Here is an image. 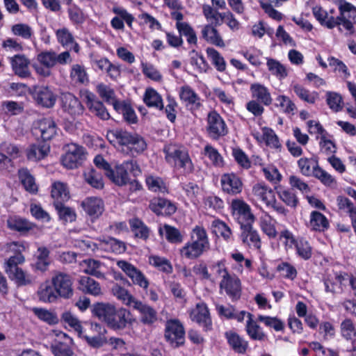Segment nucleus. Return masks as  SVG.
I'll return each instance as SVG.
<instances>
[{"mask_svg": "<svg viewBox=\"0 0 356 356\" xmlns=\"http://www.w3.org/2000/svg\"><path fill=\"white\" fill-rule=\"evenodd\" d=\"M179 97L192 113L199 111L202 107L203 100L188 85H184L180 88Z\"/></svg>", "mask_w": 356, "mask_h": 356, "instance_id": "dca6fc26", "label": "nucleus"}, {"mask_svg": "<svg viewBox=\"0 0 356 356\" xmlns=\"http://www.w3.org/2000/svg\"><path fill=\"white\" fill-rule=\"evenodd\" d=\"M144 102L148 107H153L160 111L164 108L161 96L153 88H147L145 91Z\"/></svg>", "mask_w": 356, "mask_h": 356, "instance_id": "3c124183", "label": "nucleus"}, {"mask_svg": "<svg viewBox=\"0 0 356 356\" xmlns=\"http://www.w3.org/2000/svg\"><path fill=\"white\" fill-rule=\"evenodd\" d=\"M252 192L256 197L266 204V207L271 203H275V195L274 191L265 184H255L252 188Z\"/></svg>", "mask_w": 356, "mask_h": 356, "instance_id": "c03bdc74", "label": "nucleus"}, {"mask_svg": "<svg viewBox=\"0 0 356 356\" xmlns=\"http://www.w3.org/2000/svg\"><path fill=\"white\" fill-rule=\"evenodd\" d=\"M343 26L353 33V23L356 22V7L346 1H341L339 7Z\"/></svg>", "mask_w": 356, "mask_h": 356, "instance_id": "b1692460", "label": "nucleus"}, {"mask_svg": "<svg viewBox=\"0 0 356 356\" xmlns=\"http://www.w3.org/2000/svg\"><path fill=\"white\" fill-rule=\"evenodd\" d=\"M190 318L195 322L204 332L213 329L212 319L207 305L204 302H197L190 312Z\"/></svg>", "mask_w": 356, "mask_h": 356, "instance_id": "1a4fd4ad", "label": "nucleus"}, {"mask_svg": "<svg viewBox=\"0 0 356 356\" xmlns=\"http://www.w3.org/2000/svg\"><path fill=\"white\" fill-rule=\"evenodd\" d=\"M149 260L151 265L161 272L166 274H171L173 271L172 265L170 261L165 257L153 255L149 257Z\"/></svg>", "mask_w": 356, "mask_h": 356, "instance_id": "680f3d73", "label": "nucleus"}, {"mask_svg": "<svg viewBox=\"0 0 356 356\" xmlns=\"http://www.w3.org/2000/svg\"><path fill=\"white\" fill-rule=\"evenodd\" d=\"M90 329L96 332V334L92 336L83 335V339L90 347L99 348L107 343V339L105 336L106 330L103 325L97 323H92L90 324Z\"/></svg>", "mask_w": 356, "mask_h": 356, "instance_id": "393cba45", "label": "nucleus"}, {"mask_svg": "<svg viewBox=\"0 0 356 356\" xmlns=\"http://www.w3.org/2000/svg\"><path fill=\"white\" fill-rule=\"evenodd\" d=\"M216 312L220 318L227 320H236L239 323L244 321L246 315L245 311L238 312L234 305H217L216 306Z\"/></svg>", "mask_w": 356, "mask_h": 356, "instance_id": "2f4dec72", "label": "nucleus"}, {"mask_svg": "<svg viewBox=\"0 0 356 356\" xmlns=\"http://www.w3.org/2000/svg\"><path fill=\"white\" fill-rule=\"evenodd\" d=\"M96 90L99 97L108 104L113 106L115 102H118L116 98L115 90L109 86L104 83H99L96 87Z\"/></svg>", "mask_w": 356, "mask_h": 356, "instance_id": "4d7b16f0", "label": "nucleus"}, {"mask_svg": "<svg viewBox=\"0 0 356 356\" xmlns=\"http://www.w3.org/2000/svg\"><path fill=\"white\" fill-rule=\"evenodd\" d=\"M206 130L208 136L213 140H218L228 134V128L224 119L216 110L211 111L207 114Z\"/></svg>", "mask_w": 356, "mask_h": 356, "instance_id": "423d86ee", "label": "nucleus"}, {"mask_svg": "<svg viewBox=\"0 0 356 356\" xmlns=\"http://www.w3.org/2000/svg\"><path fill=\"white\" fill-rule=\"evenodd\" d=\"M232 216L239 227L254 223L256 217L250 206L242 199H234L231 202Z\"/></svg>", "mask_w": 356, "mask_h": 356, "instance_id": "0eeeda50", "label": "nucleus"}, {"mask_svg": "<svg viewBox=\"0 0 356 356\" xmlns=\"http://www.w3.org/2000/svg\"><path fill=\"white\" fill-rule=\"evenodd\" d=\"M114 110L119 114H121L124 120L129 124H136L138 118L136 112L128 100H119L113 103Z\"/></svg>", "mask_w": 356, "mask_h": 356, "instance_id": "c85d7f7f", "label": "nucleus"}, {"mask_svg": "<svg viewBox=\"0 0 356 356\" xmlns=\"http://www.w3.org/2000/svg\"><path fill=\"white\" fill-rule=\"evenodd\" d=\"M145 185L148 191L154 193L166 194L169 193V187L163 178L148 175L145 177Z\"/></svg>", "mask_w": 356, "mask_h": 356, "instance_id": "f704fd0d", "label": "nucleus"}, {"mask_svg": "<svg viewBox=\"0 0 356 356\" xmlns=\"http://www.w3.org/2000/svg\"><path fill=\"white\" fill-rule=\"evenodd\" d=\"M86 159L85 148L75 143L67 145V149L62 157V163L67 169H75L82 165Z\"/></svg>", "mask_w": 356, "mask_h": 356, "instance_id": "6e6552de", "label": "nucleus"}, {"mask_svg": "<svg viewBox=\"0 0 356 356\" xmlns=\"http://www.w3.org/2000/svg\"><path fill=\"white\" fill-rule=\"evenodd\" d=\"M224 337L229 349L234 353L244 355L250 349L249 341L234 330L226 331Z\"/></svg>", "mask_w": 356, "mask_h": 356, "instance_id": "4468645a", "label": "nucleus"}, {"mask_svg": "<svg viewBox=\"0 0 356 356\" xmlns=\"http://www.w3.org/2000/svg\"><path fill=\"white\" fill-rule=\"evenodd\" d=\"M341 337L346 341H354L356 339V327L351 318H346L340 324Z\"/></svg>", "mask_w": 356, "mask_h": 356, "instance_id": "603ef678", "label": "nucleus"}, {"mask_svg": "<svg viewBox=\"0 0 356 356\" xmlns=\"http://www.w3.org/2000/svg\"><path fill=\"white\" fill-rule=\"evenodd\" d=\"M211 229L213 233H214L216 235L219 234L223 238L224 240L227 241L230 239L232 235L231 228L227 223L219 218L215 219L212 221Z\"/></svg>", "mask_w": 356, "mask_h": 356, "instance_id": "864d4df0", "label": "nucleus"}, {"mask_svg": "<svg viewBox=\"0 0 356 356\" xmlns=\"http://www.w3.org/2000/svg\"><path fill=\"white\" fill-rule=\"evenodd\" d=\"M208 250L200 244L189 241L179 250V254L184 258L193 260L198 259Z\"/></svg>", "mask_w": 356, "mask_h": 356, "instance_id": "58836bf2", "label": "nucleus"}, {"mask_svg": "<svg viewBox=\"0 0 356 356\" xmlns=\"http://www.w3.org/2000/svg\"><path fill=\"white\" fill-rule=\"evenodd\" d=\"M165 159L168 163L174 164L175 168L181 170L185 175L194 171V165L188 150L183 145L170 144L163 148Z\"/></svg>", "mask_w": 356, "mask_h": 356, "instance_id": "f03ea898", "label": "nucleus"}, {"mask_svg": "<svg viewBox=\"0 0 356 356\" xmlns=\"http://www.w3.org/2000/svg\"><path fill=\"white\" fill-rule=\"evenodd\" d=\"M37 125L35 130L39 131L42 141L44 143L53 139L59 131L56 122L51 117L40 119L37 122Z\"/></svg>", "mask_w": 356, "mask_h": 356, "instance_id": "4be33fe9", "label": "nucleus"}, {"mask_svg": "<svg viewBox=\"0 0 356 356\" xmlns=\"http://www.w3.org/2000/svg\"><path fill=\"white\" fill-rule=\"evenodd\" d=\"M64 341L55 339L51 345V352L54 356H73L74 351L69 345L72 339L65 333H63Z\"/></svg>", "mask_w": 356, "mask_h": 356, "instance_id": "c9c22d12", "label": "nucleus"}, {"mask_svg": "<svg viewBox=\"0 0 356 356\" xmlns=\"http://www.w3.org/2000/svg\"><path fill=\"white\" fill-rule=\"evenodd\" d=\"M63 204L54 206L58 218L64 224L74 222L76 219V214L74 209L66 207Z\"/></svg>", "mask_w": 356, "mask_h": 356, "instance_id": "13d9d810", "label": "nucleus"}, {"mask_svg": "<svg viewBox=\"0 0 356 356\" xmlns=\"http://www.w3.org/2000/svg\"><path fill=\"white\" fill-rule=\"evenodd\" d=\"M220 289H224L226 295L232 302L238 301L242 294V284L240 278L235 274H231L220 282Z\"/></svg>", "mask_w": 356, "mask_h": 356, "instance_id": "ddd939ff", "label": "nucleus"}, {"mask_svg": "<svg viewBox=\"0 0 356 356\" xmlns=\"http://www.w3.org/2000/svg\"><path fill=\"white\" fill-rule=\"evenodd\" d=\"M106 138L124 155L136 157L147 148L145 139L136 132H130L122 128L108 130Z\"/></svg>", "mask_w": 356, "mask_h": 356, "instance_id": "f257e3e1", "label": "nucleus"}, {"mask_svg": "<svg viewBox=\"0 0 356 356\" xmlns=\"http://www.w3.org/2000/svg\"><path fill=\"white\" fill-rule=\"evenodd\" d=\"M250 92L252 99L260 102L264 106L272 104V97L268 89L260 83H253L250 86Z\"/></svg>", "mask_w": 356, "mask_h": 356, "instance_id": "4c0bfd02", "label": "nucleus"}, {"mask_svg": "<svg viewBox=\"0 0 356 356\" xmlns=\"http://www.w3.org/2000/svg\"><path fill=\"white\" fill-rule=\"evenodd\" d=\"M112 291L113 295L118 299L120 300L123 304L127 306L131 307L134 305V302L137 300L136 298H134L127 289L124 287L115 284L112 288Z\"/></svg>", "mask_w": 356, "mask_h": 356, "instance_id": "6e6d98bb", "label": "nucleus"}, {"mask_svg": "<svg viewBox=\"0 0 356 356\" xmlns=\"http://www.w3.org/2000/svg\"><path fill=\"white\" fill-rule=\"evenodd\" d=\"M263 139L267 146L272 149L280 150L282 148V144L280 142L277 135L275 131L267 127L262 128Z\"/></svg>", "mask_w": 356, "mask_h": 356, "instance_id": "bf43d9fd", "label": "nucleus"}, {"mask_svg": "<svg viewBox=\"0 0 356 356\" xmlns=\"http://www.w3.org/2000/svg\"><path fill=\"white\" fill-rule=\"evenodd\" d=\"M31 94L37 104L44 108H52L56 101V96L47 86H34Z\"/></svg>", "mask_w": 356, "mask_h": 356, "instance_id": "a211bd4d", "label": "nucleus"}, {"mask_svg": "<svg viewBox=\"0 0 356 356\" xmlns=\"http://www.w3.org/2000/svg\"><path fill=\"white\" fill-rule=\"evenodd\" d=\"M204 154L209 158L213 166L218 168L224 166L225 162L223 157L218 149L212 145H207L204 148Z\"/></svg>", "mask_w": 356, "mask_h": 356, "instance_id": "69168bd1", "label": "nucleus"}, {"mask_svg": "<svg viewBox=\"0 0 356 356\" xmlns=\"http://www.w3.org/2000/svg\"><path fill=\"white\" fill-rule=\"evenodd\" d=\"M296 250V255L304 261H308L313 256V248L306 238L300 236L293 248Z\"/></svg>", "mask_w": 356, "mask_h": 356, "instance_id": "37998d69", "label": "nucleus"}, {"mask_svg": "<svg viewBox=\"0 0 356 356\" xmlns=\"http://www.w3.org/2000/svg\"><path fill=\"white\" fill-rule=\"evenodd\" d=\"M60 102L63 110L74 118L83 113V106L79 99L70 92L62 94Z\"/></svg>", "mask_w": 356, "mask_h": 356, "instance_id": "5701e85b", "label": "nucleus"}, {"mask_svg": "<svg viewBox=\"0 0 356 356\" xmlns=\"http://www.w3.org/2000/svg\"><path fill=\"white\" fill-rule=\"evenodd\" d=\"M6 224L9 229L19 232L22 236H26L31 230L35 227L34 223L17 216L9 217Z\"/></svg>", "mask_w": 356, "mask_h": 356, "instance_id": "c756f323", "label": "nucleus"}, {"mask_svg": "<svg viewBox=\"0 0 356 356\" xmlns=\"http://www.w3.org/2000/svg\"><path fill=\"white\" fill-rule=\"evenodd\" d=\"M293 89L296 95L302 101L309 104H314L318 98V94L316 92H311L309 90L300 84H295Z\"/></svg>", "mask_w": 356, "mask_h": 356, "instance_id": "e2e57ef3", "label": "nucleus"}, {"mask_svg": "<svg viewBox=\"0 0 356 356\" xmlns=\"http://www.w3.org/2000/svg\"><path fill=\"white\" fill-rule=\"evenodd\" d=\"M39 62L45 67H53L55 65H67L71 61L68 51L57 54L54 51H42L38 56Z\"/></svg>", "mask_w": 356, "mask_h": 356, "instance_id": "f3484780", "label": "nucleus"}, {"mask_svg": "<svg viewBox=\"0 0 356 356\" xmlns=\"http://www.w3.org/2000/svg\"><path fill=\"white\" fill-rule=\"evenodd\" d=\"M220 182L221 191L225 194L236 196L243 191V183L242 179L233 172L222 174Z\"/></svg>", "mask_w": 356, "mask_h": 356, "instance_id": "9d476101", "label": "nucleus"}, {"mask_svg": "<svg viewBox=\"0 0 356 356\" xmlns=\"http://www.w3.org/2000/svg\"><path fill=\"white\" fill-rule=\"evenodd\" d=\"M35 262L31 265L34 272L44 273L51 265L50 250L45 246H40L35 255Z\"/></svg>", "mask_w": 356, "mask_h": 356, "instance_id": "cd10ccee", "label": "nucleus"}, {"mask_svg": "<svg viewBox=\"0 0 356 356\" xmlns=\"http://www.w3.org/2000/svg\"><path fill=\"white\" fill-rule=\"evenodd\" d=\"M50 152V145L43 141L31 144L26 150L29 161H39L44 159Z\"/></svg>", "mask_w": 356, "mask_h": 356, "instance_id": "7c9ffc66", "label": "nucleus"}, {"mask_svg": "<svg viewBox=\"0 0 356 356\" xmlns=\"http://www.w3.org/2000/svg\"><path fill=\"white\" fill-rule=\"evenodd\" d=\"M254 223L243 225L240 227L239 238L243 244L257 250L261 248V241L258 231L253 227Z\"/></svg>", "mask_w": 356, "mask_h": 356, "instance_id": "6ab92c4d", "label": "nucleus"}, {"mask_svg": "<svg viewBox=\"0 0 356 356\" xmlns=\"http://www.w3.org/2000/svg\"><path fill=\"white\" fill-rule=\"evenodd\" d=\"M86 181L96 189H102L104 188V181L102 176L97 172L93 168H88L83 173Z\"/></svg>", "mask_w": 356, "mask_h": 356, "instance_id": "5fc2aeb1", "label": "nucleus"}, {"mask_svg": "<svg viewBox=\"0 0 356 356\" xmlns=\"http://www.w3.org/2000/svg\"><path fill=\"white\" fill-rule=\"evenodd\" d=\"M277 193L280 199L288 207L296 208L299 204V199L292 188H285L282 186L276 187Z\"/></svg>", "mask_w": 356, "mask_h": 356, "instance_id": "de8ad7c7", "label": "nucleus"}, {"mask_svg": "<svg viewBox=\"0 0 356 356\" xmlns=\"http://www.w3.org/2000/svg\"><path fill=\"white\" fill-rule=\"evenodd\" d=\"M257 321L263 323L265 326L274 329L276 332H281L284 330V322L277 316H270L259 314Z\"/></svg>", "mask_w": 356, "mask_h": 356, "instance_id": "0e129e2a", "label": "nucleus"}, {"mask_svg": "<svg viewBox=\"0 0 356 356\" xmlns=\"http://www.w3.org/2000/svg\"><path fill=\"white\" fill-rule=\"evenodd\" d=\"M56 37L58 42L63 47L73 49L78 53L80 49L79 44L75 41L72 33L66 27L58 29L56 31Z\"/></svg>", "mask_w": 356, "mask_h": 356, "instance_id": "473e14b6", "label": "nucleus"}, {"mask_svg": "<svg viewBox=\"0 0 356 356\" xmlns=\"http://www.w3.org/2000/svg\"><path fill=\"white\" fill-rule=\"evenodd\" d=\"M131 312L124 308L114 307L106 325L113 330L118 331L124 329L131 323Z\"/></svg>", "mask_w": 356, "mask_h": 356, "instance_id": "2eb2a0df", "label": "nucleus"}, {"mask_svg": "<svg viewBox=\"0 0 356 356\" xmlns=\"http://www.w3.org/2000/svg\"><path fill=\"white\" fill-rule=\"evenodd\" d=\"M38 300L44 303L55 302L59 297L51 284V281L46 280L42 283L37 291Z\"/></svg>", "mask_w": 356, "mask_h": 356, "instance_id": "ea45409f", "label": "nucleus"}, {"mask_svg": "<svg viewBox=\"0 0 356 356\" xmlns=\"http://www.w3.org/2000/svg\"><path fill=\"white\" fill-rule=\"evenodd\" d=\"M115 306L104 302H95L91 306V314L99 321L107 323Z\"/></svg>", "mask_w": 356, "mask_h": 356, "instance_id": "79ce46f5", "label": "nucleus"}, {"mask_svg": "<svg viewBox=\"0 0 356 356\" xmlns=\"http://www.w3.org/2000/svg\"><path fill=\"white\" fill-rule=\"evenodd\" d=\"M309 227L312 231L324 232L330 227L327 218L318 211H313L310 213Z\"/></svg>", "mask_w": 356, "mask_h": 356, "instance_id": "a19ab883", "label": "nucleus"}, {"mask_svg": "<svg viewBox=\"0 0 356 356\" xmlns=\"http://www.w3.org/2000/svg\"><path fill=\"white\" fill-rule=\"evenodd\" d=\"M190 237L191 241L193 242L200 244L207 250L210 249L209 239L204 227L200 225L195 226L191 232Z\"/></svg>", "mask_w": 356, "mask_h": 356, "instance_id": "8fccbe9b", "label": "nucleus"}, {"mask_svg": "<svg viewBox=\"0 0 356 356\" xmlns=\"http://www.w3.org/2000/svg\"><path fill=\"white\" fill-rule=\"evenodd\" d=\"M129 174L134 177L141 174L140 168L136 161H126L117 165L115 170L113 169L112 175H109L108 178L118 186H124L129 181Z\"/></svg>", "mask_w": 356, "mask_h": 356, "instance_id": "20e7f679", "label": "nucleus"}, {"mask_svg": "<svg viewBox=\"0 0 356 356\" xmlns=\"http://www.w3.org/2000/svg\"><path fill=\"white\" fill-rule=\"evenodd\" d=\"M165 236L167 241L172 244H180L184 241V236L180 230L170 225L165 224L163 225Z\"/></svg>", "mask_w": 356, "mask_h": 356, "instance_id": "052dcab7", "label": "nucleus"}, {"mask_svg": "<svg viewBox=\"0 0 356 356\" xmlns=\"http://www.w3.org/2000/svg\"><path fill=\"white\" fill-rule=\"evenodd\" d=\"M216 26L210 24L205 25L201 32L202 37L209 43L218 47H224L225 42Z\"/></svg>", "mask_w": 356, "mask_h": 356, "instance_id": "49530a36", "label": "nucleus"}, {"mask_svg": "<svg viewBox=\"0 0 356 356\" xmlns=\"http://www.w3.org/2000/svg\"><path fill=\"white\" fill-rule=\"evenodd\" d=\"M50 281L59 298L70 299L73 296V277L71 275L56 270L54 272Z\"/></svg>", "mask_w": 356, "mask_h": 356, "instance_id": "39448f33", "label": "nucleus"}, {"mask_svg": "<svg viewBox=\"0 0 356 356\" xmlns=\"http://www.w3.org/2000/svg\"><path fill=\"white\" fill-rule=\"evenodd\" d=\"M275 106L280 107L286 114H293L296 110V106L293 101L284 95H280L275 98Z\"/></svg>", "mask_w": 356, "mask_h": 356, "instance_id": "774afa93", "label": "nucleus"}, {"mask_svg": "<svg viewBox=\"0 0 356 356\" xmlns=\"http://www.w3.org/2000/svg\"><path fill=\"white\" fill-rule=\"evenodd\" d=\"M117 266L131 280L134 285L138 286L144 290L148 289L149 285L148 279L132 264L125 260H119L117 261Z\"/></svg>", "mask_w": 356, "mask_h": 356, "instance_id": "9b49d317", "label": "nucleus"}, {"mask_svg": "<svg viewBox=\"0 0 356 356\" xmlns=\"http://www.w3.org/2000/svg\"><path fill=\"white\" fill-rule=\"evenodd\" d=\"M51 197L54 200V206L63 204L70 198V191L66 184L55 181L51 184Z\"/></svg>", "mask_w": 356, "mask_h": 356, "instance_id": "72a5a7b5", "label": "nucleus"}, {"mask_svg": "<svg viewBox=\"0 0 356 356\" xmlns=\"http://www.w3.org/2000/svg\"><path fill=\"white\" fill-rule=\"evenodd\" d=\"M149 209L157 216L170 217L175 213L177 207L170 200L154 197L149 201Z\"/></svg>", "mask_w": 356, "mask_h": 356, "instance_id": "f8f14e48", "label": "nucleus"}, {"mask_svg": "<svg viewBox=\"0 0 356 356\" xmlns=\"http://www.w3.org/2000/svg\"><path fill=\"white\" fill-rule=\"evenodd\" d=\"M32 312L40 320L49 325H55L58 322V318L56 313L51 312L46 309L33 307Z\"/></svg>", "mask_w": 356, "mask_h": 356, "instance_id": "338daca9", "label": "nucleus"}, {"mask_svg": "<svg viewBox=\"0 0 356 356\" xmlns=\"http://www.w3.org/2000/svg\"><path fill=\"white\" fill-rule=\"evenodd\" d=\"M19 179L25 188L30 193L35 194L38 188L35 181L34 177L31 174L27 168H22L18 170Z\"/></svg>", "mask_w": 356, "mask_h": 356, "instance_id": "09e8293b", "label": "nucleus"}, {"mask_svg": "<svg viewBox=\"0 0 356 356\" xmlns=\"http://www.w3.org/2000/svg\"><path fill=\"white\" fill-rule=\"evenodd\" d=\"M131 231L136 238L147 241L150 235L149 227L139 218L134 217L129 220Z\"/></svg>", "mask_w": 356, "mask_h": 356, "instance_id": "e433bc0d", "label": "nucleus"}, {"mask_svg": "<svg viewBox=\"0 0 356 356\" xmlns=\"http://www.w3.org/2000/svg\"><path fill=\"white\" fill-rule=\"evenodd\" d=\"M79 289L84 293L95 296L101 293L99 283L88 276L81 277L79 280Z\"/></svg>", "mask_w": 356, "mask_h": 356, "instance_id": "a18cd8bd", "label": "nucleus"}, {"mask_svg": "<svg viewBox=\"0 0 356 356\" xmlns=\"http://www.w3.org/2000/svg\"><path fill=\"white\" fill-rule=\"evenodd\" d=\"M81 206L84 211L92 220L97 219L104 211L103 200L97 197H86L81 202Z\"/></svg>", "mask_w": 356, "mask_h": 356, "instance_id": "bb28decb", "label": "nucleus"}, {"mask_svg": "<svg viewBox=\"0 0 356 356\" xmlns=\"http://www.w3.org/2000/svg\"><path fill=\"white\" fill-rule=\"evenodd\" d=\"M139 314V319L141 323L145 325H152L158 321V314L156 309L147 303L137 300L131 307Z\"/></svg>", "mask_w": 356, "mask_h": 356, "instance_id": "aec40b11", "label": "nucleus"}, {"mask_svg": "<svg viewBox=\"0 0 356 356\" xmlns=\"http://www.w3.org/2000/svg\"><path fill=\"white\" fill-rule=\"evenodd\" d=\"M163 338L172 349L183 347L186 343V330L184 324L178 318H170L165 321Z\"/></svg>", "mask_w": 356, "mask_h": 356, "instance_id": "7ed1b4c3", "label": "nucleus"}, {"mask_svg": "<svg viewBox=\"0 0 356 356\" xmlns=\"http://www.w3.org/2000/svg\"><path fill=\"white\" fill-rule=\"evenodd\" d=\"M84 99L91 113L102 120H107L110 118V114L104 103L97 99L92 92L86 91L84 94Z\"/></svg>", "mask_w": 356, "mask_h": 356, "instance_id": "412c9836", "label": "nucleus"}, {"mask_svg": "<svg viewBox=\"0 0 356 356\" xmlns=\"http://www.w3.org/2000/svg\"><path fill=\"white\" fill-rule=\"evenodd\" d=\"M248 320L246 321L245 331L252 341H266L268 340L267 334L263 328L253 319V314L246 312Z\"/></svg>", "mask_w": 356, "mask_h": 356, "instance_id": "a878e982", "label": "nucleus"}]
</instances>
